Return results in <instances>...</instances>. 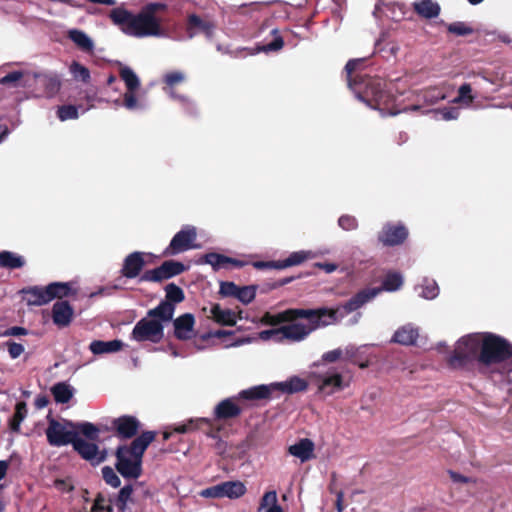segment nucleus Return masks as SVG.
Instances as JSON below:
<instances>
[{"instance_id":"1","label":"nucleus","mask_w":512,"mask_h":512,"mask_svg":"<svg viewBox=\"0 0 512 512\" xmlns=\"http://www.w3.org/2000/svg\"><path fill=\"white\" fill-rule=\"evenodd\" d=\"M352 311V300L346 302L343 307L336 309H287L278 314L264 316L267 324L282 325L283 342L299 343L304 341L313 331L333 325L339 322L345 315Z\"/></svg>"},{"instance_id":"2","label":"nucleus","mask_w":512,"mask_h":512,"mask_svg":"<svg viewBox=\"0 0 512 512\" xmlns=\"http://www.w3.org/2000/svg\"><path fill=\"white\" fill-rule=\"evenodd\" d=\"M166 7L164 3L152 2L146 4L138 13H133L124 6H118L109 12V18L127 36L138 39L165 38L167 31L156 12L165 10Z\"/></svg>"},{"instance_id":"3","label":"nucleus","mask_w":512,"mask_h":512,"mask_svg":"<svg viewBox=\"0 0 512 512\" xmlns=\"http://www.w3.org/2000/svg\"><path fill=\"white\" fill-rule=\"evenodd\" d=\"M174 312L173 304L160 302L158 306L147 312L146 317L136 323L131 333V339L137 342H159L164 336V323L173 319Z\"/></svg>"},{"instance_id":"4","label":"nucleus","mask_w":512,"mask_h":512,"mask_svg":"<svg viewBox=\"0 0 512 512\" xmlns=\"http://www.w3.org/2000/svg\"><path fill=\"white\" fill-rule=\"evenodd\" d=\"M154 439L155 433L146 431L136 437L130 445L117 448L116 468L124 478L136 479L141 475L142 456Z\"/></svg>"},{"instance_id":"5","label":"nucleus","mask_w":512,"mask_h":512,"mask_svg":"<svg viewBox=\"0 0 512 512\" xmlns=\"http://www.w3.org/2000/svg\"><path fill=\"white\" fill-rule=\"evenodd\" d=\"M512 360V344L505 338L493 334L484 333L482 351L479 354V361L490 365Z\"/></svg>"},{"instance_id":"6","label":"nucleus","mask_w":512,"mask_h":512,"mask_svg":"<svg viewBox=\"0 0 512 512\" xmlns=\"http://www.w3.org/2000/svg\"><path fill=\"white\" fill-rule=\"evenodd\" d=\"M68 283L53 282L46 287L32 286L19 291L28 306H42L54 298H62L69 294Z\"/></svg>"},{"instance_id":"7","label":"nucleus","mask_w":512,"mask_h":512,"mask_svg":"<svg viewBox=\"0 0 512 512\" xmlns=\"http://www.w3.org/2000/svg\"><path fill=\"white\" fill-rule=\"evenodd\" d=\"M483 341L484 333H472L459 339L453 354L449 357V364L452 367H461L471 359L479 357Z\"/></svg>"},{"instance_id":"8","label":"nucleus","mask_w":512,"mask_h":512,"mask_svg":"<svg viewBox=\"0 0 512 512\" xmlns=\"http://www.w3.org/2000/svg\"><path fill=\"white\" fill-rule=\"evenodd\" d=\"M360 76L354 74V98L361 104L371 108L379 109L382 115H386L380 105L385 102L383 83L380 79H368L362 91L360 87Z\"/></svg>"},{"instance_id":"9","label":"nucleus","mask_w":512,"mask_h":512,"mask_svg":"<svg viewBox=\"0 0 512 512\" xmlns=\"http://www.w3.org/2000/svg\"><path fill=\"white\" fill-rule=\"evenodd\" d=\"M45 434L51 446L61 447L73 444L77 438L76 425L71 421L60 422L50 419Z\"/></svg>"},{"instance_id":"10","label":"nucleus","mask_w":512,"mask_h":512,"mask_svg":"<svg viewBox=\"0 0 512 512\" xmlns=\"http://www.w3.org/2000/svg\"><path fill=\"white\" fill-rule=\"evenodd\" d=\"M247 492L246 485L240 480L225 481L203 489L200 495L205 498L239 499Z\"/></svg>"},{"instance_id":"11","label":"nucleus","mask_w":512,"mask_h":512,"mask_svg":"<svg viewBox=\"0 0 512 512\" xmlns=\"http://www.w3.org/2000/svg\"><path fill=\"white\" fill-rule=\"evenodd\" d=\"M196 238V228L192 225H185L173 236L170 244L165 248L163 254L165 256H174L190 249L197 248L198 246L194 244Z\"/></svg>"},{"instance_id":"12","label":"nucleus","mask_w":512,"mask_h":512,"mask_svg":"<svg viewBox=\"0 0 512 512\" xmlns=\"http://www.w3.org/2000/svg\"><path fill=\"white\" fill-rule=\"evenodd\" d=\"M186 79L185 73L179 70H173L165 73L163 75V83L165 86L163 87V91L174 100L179 101L182 106L187 110V112L193 114L195 112L194 102L189 98L183 95H179L175 92L174 87Z\"/></svg>"},{"instance_id":"13","label":"nucleus","mask_w":512,"mask_h":512,"mask_svg":"<svg viewBox=\"0 0 512 512\" xmlns=\"http://www.w3.org/2000/svg\"><path fill=\"white\" fill-rule=\"evenodd\" d=\"M408 237V230L402 223H386L379 232L378 240L385 246L402 244Z\"/></svg>"},{"instance_id":"14","label":"nucleus","mask_w":512,"mask_h":512,"mask_svg":"<svg viewBox=\"0 0 512 512\" xmlns=\"http://www.w3.org/2000/svg\"><path fill=\"white\" fill-rule=\"evenodd\" d=\"M117 436L123 439H130L135 436L140 428L139 420L130 415H123L112 421Z\"/></svg>"},{"instance_id":"15","label":"nucleus","mask_w":512,"mask_h":512,"mask_svg":"<svg viewBox=\"0 0 512 512\" xmlns=\"http://www.w3.org/2000/svg\"><path fill=\"white\" fill-rule=\"evenodd\" d=\"M195 319L190 313H185L173 321L174 334L179 340L191 339L194 334Z\"/></svg>"},{"instance_id":"16","label":"nucleus","mask_w":512,"mask_h":512,"mask_svg":"<svg viewBox=\"0 0 512 512\" xmlns=\"http://www.w3.org/2000/svg\"><path fill=\"white\" fill-rule=\"evenodd\" d=\"M315 444L309 438H302L288 447V453L305 463L315 457Z\"/></svg>"},{"instance_id":"17","label":"nucleus","mask_w":512,"mask_h":512,"mask_svg":"<svg viewBox=\"0 0 512 512\" xmlns=\"http://www.w3.org/2000/svg\"><path fill=\"white\" fill-rule=\"evenodd\" d=\"M145 265L143 253L133 252L124 259L121 274L129 279L137 277Z\"/></svg>"},{"instance_id":"18","label":"nucleus","mask_w":512,"mask_h":512,"mask_svg":"<svg viewBox=\"0 0 512 512\" xmlns=\"http://www.w3.org/2000/svg\"><path fill=\"white\" fill-rule=\"evenodd\" d=\"M308 387V382L298 376H292L285 381L273 382V393L279 392L281 394H294L297 392L305 391Z\"/></svg>"},{"instance_id":"19","label":"nucleus","mask_w":512,"mask_h":512,"mask_svg":"<svg viewBox=\"0 0 512 512\" xmlns=\"http://www.w3.org/2000/svg\"><path fill=\"white\" fill-rule=\"evenodd\" d=\"M72 445L84 459L94 464H98L104 459V457L99 454L98 446L95 443L87 442L77 436Z\"/></svg>"},{"instance_id":"20","label":"nucleus","mask_w":512,"mask_h":512,"mask_svg":"<svg viewBox=\"0 0 512 512\" xmlns=\"http://www.w3.org/2000/svg\"><path fill=\"white\" fill-rule=\"evenodd\" d=\"M236 397H230L219 402L214 408V417L218 420L237 417L241 408L236 404Z\"/></svg>"},{"instance_id":"21","label":"nucleus","mask_w":512,"mask_h":512,"mask_svg":"<svg viewBox=\"0 0 512 512\" xmlns=\"http://www.w3.org/2000/svg\"><path fill=\"white\" fill-rule=\"evenodd\" d=\"M73 317V308L67 301H58L52 308V319L59 327L68 326Z\"/></svg>"},{"instance_id":"22","label":"nucleus","mask_w":512,"mask_h":512,"mask_svg":"<svg viewBox=\"0 0 512 512\" xmlns=\"http://www.w3.org/2000/svg\"><path fill=\"white\" fill-rule=\"evenodd\" d=\"M272 394H274V393H273L272 383H270L267 385L262 384V385L250 387L248 389H244L238 393L236 398L239 400L252 401V400L266 399V398L270 397Z\"/></svg>"},{"instance_id":"23","label":"nucleus","mask_w":512,"mask_h":512,"mask_svg":"<svg viewBox=\"0 0 512 512\" xmlns=\"http://www.w3.org/2000/svg\"><path fill=\"white\" fill-rule=\"evenodd\" d=\"M419 336L418 328H416L412 324H406L402 327L398 328L392 339L391 342L398 343L401 345H414L416 343V340Z\"/></svg>"},{"instance_id":"24","label":"nucleus","mask_w":512,"mask_h":512,"mask_svg":"<svg viewBox=\"0 0 512 512\" xmlns=\"http://www.w3.org/2000/svg\"><path fill=\"white\" fill-rule=\"evenodd\" d=\"M413 9L424 19H434L440 15L441 7L434 0H417L413 3Z\"/></svg>"},{"instance_id":"25","label":"nucleus","mask_w":512,"mask_h":512,"mask_svg":"<svg viewBox=\"0 0 512 512\" xmlns=\"http://www.w3.org/2000/svg\"><path fill=\"white\" fill-rule=\"evenodd\" d=\"M208 317L221 325L233 326L236 324V314L227 308L221 307L219 304H213L209 309Z\"/></svg>"},{"instance_id":"26","label":"nucleus","mask_w":512,"mask_h":512,"mask_svg":"<svg viewBox=\"0 0 512 512\" xmlns=\"http://www.w3.org/2000/svg\"><path fill=\"white\" fill-rule=\"evenodd\" d=\"M124 346L121 340L114 339L111 341L94 340L90 343L89 349L95 355L115 353L120 351Z\"/></svg>"},{"instance_id":"27","label":"nucleus","mask_w":512,"mask_h":512,"mask_svg":"<svg viewBox=\"0 0 512 512\" xmlns=\"http://www.w3.org/2000/svg\"><path fill=\"white\" fill-rule=\"evenodd\" d=\"M115 105H122L129 111H141L147 108L145 99L137 96V90L126 91L123 94L122 102L115 100Z\"/></svg>"},{"instance_id":"28","label":"nucleus","mask_w":512,"mask_h":512,"mask_svg":"<svg viewBox=\"0 0 512 512\" xmlns=\"http://www.w3.org/2000/svg\"><path fill=\"white\" fill-rule=\"evenodd\" d=\"M318 257V254L312 251H295L292 252L286 259L279 260V264L276 265L277 269H285L292 266L302 264L304 261L314 259Z\"/></svg>"},{"instance_id":"29","label":"nucleus","mask_w":512,"mask_h":512,"mask_svg":"<svg viewBox=\"0 0 512 512\" xmlns=\"http://www.w3.org/2000/svg\"><path fill=\"white\" fill-rule=\"evenodd\" d=\"M343 387L342 377L337 372H329L320 377L319 389L324 393L331 394Z\"/></svg>"},{"instance_id":"30","label":"nucleus","mask_w":512,"mask_h":512,"mask_svg":"<svg viewBox=\"0 0 512 512\" xmlns=\"http://www.w3.org/2000/svg\"><path fill=\"white\" fill-rule=\"evenodd\" d=\"M188 33L189 38L195 36L196 32L193 31L194 28H197L205 33L208 38H211L215 29V25L211 22L202 20L199 16L195 14H191L188 17Z\"/></svg>"},{"instance_id":"31","label":"nucleus","mask_w":512,"mask_h":512,"mask_svg":"<svg viewBox=\"0 0 512 512\" xmlns=\"http://www.w3.org/2000/svg\"><path fill=\"white\" fill-rule=\"evenodd\" d=\"M68 37L82 51H93L94 41L84 31L79 29H71L68 31Z\"/></svg>"},{"instance_id":"32","label":"nucleus","mask_w":512,"mask_h":512,"mask_svg":"<svg viewBox=\"0 0 512 512\" xmlns=\"http://www.w3.org/2000/svg\"><path fill=\"white\" fill-rule=\"evenodd\" d=\"M74 388L67 382H58L51 387V393L56 403H68L74 396Z\"/></svg>"},{"instance_id":"33","label":"nucleus","mask_w":512,"mask_h":512,"mask_svg":"<svg viewBox=\"0 0 512 512\" xmlns=\"http://www.w3.org/2000/svg\"><path fill=\"white\" fill-rule=\"evenodd\" d=\"M373 16L378 20L384 17L397 20V6L394 3H387L383 0H378L373 10Z\"/></svg>"},{"instance_id":"34","label":"nucleus","mask_w":512,"mask_h":512,"mask_svg":"<svg viewBox=\"0 0 512 512\" xmlns=\"http://www.w3.org/2000/svg\"><path fill=\"white\" fill-rule=\"evenodd\" d=\"M403 285V276L399 272H388L383 280L382 285L379 287L382 291L395 292L398 291Z\"/></svg>"},{"instance_id":"35","label":"nucleus","mask_w":512,"mask_h":512,"mask_svg":"<svg viewBox=\"0 0 512 512\" xmlns=\"http://www.w3.org/2000/svg\"><path fill=\"white\" fill-rule=\"evenodd\" d=\"M419 296L426 300H433L439 295V287L435 280L424 278L422 283L416 287Z\"/></svg>"},{"instance_id":"36","label":"nucleus","mask_w":512,"mask_h":512,"mask_svg":"<svg viewBox=\"0 0 512 512\" xmlns=\"http://www.w3.org/2000/svg\"><path fill=\"white\" fill-rule=\"evenodd\" d=\"M24 264L25 260L22 256L10 251L0 252V267L16 269L23 267Z\"/></svg>"},{"instance_id":"37","label":"nucleus","mask_w":512,"mask_h":512,"mask_svg":"<svg viewBox=\"0 0 512 512\" xmlns=\"http://www.w3.org/2000/svg\"><path fill=\"white\" fill-rule=\"evenodd\" d=\"M263 509H266V512H284L277 502L276 491L273 490L264 493L259 504L258 512H261Z\"/></svg>"},{"instance_id":"38","label":"nucleus","mask_w":512,"mask_h":512,"mask_svg":"<svg viewBox=\"0 0 512 512\" xmlns=\"http://www.w3.org/2000/svg\"><path fill=\"white\" fill-rule=\"evenodd\" d=\"M381 293V289L377 287L366 288L354 295V310L359 309L366 303L372 301Z\"/></svg>"},{"instance_id":"39","label":"nucleus","mask_w":512,"mask_h":512,"mask_svg":"<svg viewBox=\"0 0 512 512\" xmlns=\"http://www.w3.org/2000/svg\"><path fill=\"white\" fill-rule=\"evenodd\" d=\"M35 76L40 77V75ZM41 82L45 87V94L49 98L56 95L60 90L61 80L56 74L41 76Z\"/></svg>"},{"instance_id":"40","label":"nucleus","mask_w":512,"mask_h":512,"mask_svg":"<svg viewBox=\"0 0 512 512\" xmlns=\"http://www.w3.org/2000/svg\"><path fill=\"white\" fill-rule=\"evenodd\" d=\"M121 79L124 81L126 91L138 90L140 87V79L136 73L128 66H123L120 69Z\"/></svg>"},{"instance_id":"41","label":"nucleus","mask_w":512,"mask_h":512,"mask_svg":"<svg viewBox=\"0 0 512 512\" xmlns=\"http://www.w3.org/2000/svg\"><path fill=\"white\" fill-rule=\"evenodd\" d=\"M204 263L209 264L212 268L217 271L222 268H225L228 265V262L231 261V258L219 253H207L203 257Z\"/></svg>"},{"instance_id":"42","label":"nucleus","mask_w":512,"mask_h":512,"mask_svg":"<svg viewBox=\"0 0 512 512\" xmlns=\"http://www.w3.org/2000/svg\"><path fill=\"white\" fill-rule=\"evenodd\" d=\"M165 292L166 300L163 302L171 303L174 306L175 304L182 302L185 298L183 290L173 283H170L165 287Z\"/></svg>"},{"instance_id":"43","label":"nucleus","mask_w":512,"mask_h":512,"mask_svg":"<svg viewBox=\"0 0 512 512\" xmlns=\"http://www.w3.org/2000/svg\"><path fill=\"white\" fill-rule=\"evenodd\" d=\"M472 88L469 83H464L458 88V96L453 99V103H460L470 106L475 97L471 95Z\"/></svg>"},{"instance_id":"44","label":"nucleus","mask_w":512,"mask_h":512,"mask_svg":"<svg viewBox=\"0 0 512 512\" xmlns=\"http://www.w3.org/2000/svg\"><path fill=\"white\" fill-rule=\"evenodd\" d=\"M79 109H82L81 105H63L58 107L57 116L61 121L74 120L79 117Z\"/></svg>"},{"instance_id":"45","label":"nucleus","mask_w":512,"mask_h":512,"mask_svg":"<svg viewBox=\"0 0 512 512\" xmlns=\"http://www.w3.org/2000/svg\"><path fill=\"white\" fill-rule=\"evenodd\" d=\"M69 71L75 80H81L85 83L90 80V71L77 61L71 63Z\"/></svg>"},{"instance_id":"46","label":"nucleus","mask_w":512,"mask_h":512,"mask_svg":"<svg viewBox=\"0 0 512 512\" xmlns=\"http://www.w3.org/2000/svg\"><path fill=\"white\" fill-rule=\"evenodd\" d=\"M76 425V431L77 434L81 433L88 439L94 441L97 440L99 437V429L90 422H82L75 424Z\"/></svg>"},{"instance_id":"47","label":"nucleus","mask_w":512,"mask_h":512,"mask_svg":"<svg viewBox=\"0 0 512 512\" xmlns=\"http://www.w3.org/2000/svg\"><path fill=\"white\" fill-rule=\"evenodd\" d=\"M161 265L163 267L166 279L179 275L185 270L184 264L178 261L169 260L165 261Z\"/></svg>"},{"instance_id":"48","label":"nucleus","mask_w":512,"mask_h":512,"mask_svg":"<svg viewBox=\"0 0 512 512\" xmlns=\"http://www.w3.org/2000/svg\"><path fill=\"white\" fill-rule=\"evenodd\" d=\"M258 337L262 341H272L275 343H283L281 326L278 328L262 330L258 333Z\"/></svg>"},{"instance_id":"49","label":"nucleus","mask_w":512,"mask_h":512,"mask_svg":"<svg viewBox=\"0 0 512 512\" xmlns=\"http://www.w3.org/2000/svg\"><path fill=\"white\" fill-rule=\"evenodd\" d=\"M449 33L456 36H467L473 33V28L462 21H456L447 25Z\"/></svg>"},{"instance_id":"50","label":"nucleus","mask_w":512,"mask_h":512,"mask_svg":"<svg viewBox=\"0 0 512 512\" xmlns=\"http://www.w3.org/2000/svg\"><path fill=\"white\" fill-rule=\"evenodd\" d=\"M141 281L159 282L166 280L162 265L157 268L147 270L140 278Z\"/></svg>"},{"instance_id":"51","label":"nucleus","mask_w":512,"mask_h":512,"mask_svg":"<svg viewBox=\"0 0 512 512\" xmlns=\"http://www.w3.org/2000/svg\"><path fill=\"white\" fill-rule=\"evenodd\" d=\"M256 296L255 288L252 286L239 287L236 298L244 304H249Z\"/></svg>"},{"instance_id":"52","label":"nucleus","mask_w":512,"mask_h":512,"mask_svg":"<svg viewBox=\"0 0 512 512\" xmlns=\"http://www.w3.org/2000/svg\"><path fill=\"white\" fill-rule=\"evenodd\" d=\"M102 476L105 482L113 488L120 486L121 481L116 472L109 466L102 468Z\"/></svg>"},{"instance_id":"53","label":"nucleus","mask_w":512,"mask_h":512,"mask_svg":"<svg viewBox=\"0 0 512 512\" xmlns=\"http://www.w3.org/2000/svg\"><path fill=\"white\" fill-rule=\"evenodd\" d=\"M24 73L21 71H13L0 79L1 85H13L14 87L20 85L19 82L23 78Z\"/></svg>"},{"instance_id":"54","label":"nucleus","mask_w":512,"mask_h":512,"mask_svg":"<svg viewBox=\"0 0 512 512\" xmlns=\"http://www.w3.org/2000/svg\"><path fill=\"white\" fill-rule=\"evenodd\" d=\"M283 45H284V41H283L282 37L277 36V37H275V39L272 42H270L266 45H263L262 47H259L255 52H252V54H255L258 52L278 51L283 48Z\"/></svg>"},{"instance_id":"55","label":"nucleus","mask_w":512,"mask_h":512,"mask_svg":"<svg viewBox=\"0 0 512 512\" xmlns=\"http://www.w3.org/2000/svg\"><path fill=\"white\" fill-rule=\"evenodd\" d=\"M205 421H206L205 419H198V420L191 419V420L187 421L186 423L177 424L174 427V431L177 433H181V434L188 433L197 428L198 422H205Z\"/></svg>"},{"instance_id":"56","label":"nucleus","mask_w":512,"mask_h":512,"mask_svg":"<svg viewBox=\"0 0 512 512\" xmlns=\"http://www.w3.org/2000/svg\"><path fill=\"white\" fill-rule=\"evenodd\" d=\"M7 350L9 353V356L12 359H17L18 357L23 354L25 348L22 344L14 342V341H7L6 342Z\"/></svg>"},{"instance_id":"57","label":"nucleus","mask_w":512,"mask_h":512,"mask_svg":"<svg viewBox=\"0 0 512 512\" xmlns=\"http://www.w3.org/2000/svg\"><path fill=\"white\" fill-rule=\"evenodd\" d=\"M343 356V350L340 348L328 351L321 357L322 362H336Z\"/></svg>"},{"instance_id":"58","label":"nucleus","mask_w":512,"mask_h":512,"mask_svg":"<svg viewBox=\"0 0 512 512\" xmlns=\"http://www.w3.org/2000/svg\"><path fill=\"white\" fill-rule=\"evenodd\" d=\"M438 113L441 114L442 119L449 121V120H456L459 117V109L456 107H449L444 108L438 111Z\"/></svg>"},{"instance_id":"59","label":"nucleus","mask_w":512,"mask_h":512,"mask_svg":"<svg viewBox=\"0 0 512 512\" xmlns=\"http://www.w3.org/2000/svg\"><path fill=\"white\" fill-rule=\"evenodd\" d=\"M444 98L445 95L436 89L428 90L424 94L425 101L432 104L437 103L438 101L443 100Z\"/></svg>"},{"instance_id":"60","label":"nucleus","mask_w":512,"mask_h":512,"mask_svg":"<svg viewBox=\"0 0 512 512\" xmlns=\"http://www.w3.org/2000/svg\"><path fill=\"white\" fill-rule=\"evenodd\" d=\"M239 286L234 284L233 282H225L221 284L220 291L225 296H234L236 297Z\"/></svg>"},{"instance_id":"61","label":"nucleus","mask_w":512,"mask_h":512,"mask_svg":"<svg viewBox=\"0 0 512 512\" xmlns=\"http://www.w3.org/2000/svg\"><path fill=\"white\" fill-rule=\"evenodd\" d=\"M27 416V407L25 402H19L16 404V411L14 418L18 423L22 422Z\"/></svg>"},{"instance_id":"62","label":"nucleus","mask_w":512,"mask_h":512,"mask_svg":"<svg viewBox=\"0 0 512 512\" xmlns=\"http://www.w3.org/2000/svg\"><path fill=\"white\" fill-rule=\"evenodd\" d=\"M28 334V330L24 327L13 326L8 328L5 332V336H25Z\"/></svg>"},{"instance_id":"63","label":"nucleus","mask_w":512,"mask_h":512,"mask_svg":"<svg viewBox=\"0 0 512 512\" xmlns=\"http://www.w3.org/2000/svg\"><path fill=\"white\" fill-rule=\"evenodd\" d=\"M96 99H97V96H96L95 92H91V93L86 92L85 100L87 101L88 106L85 108L82 107V112H86V111L90 110L91 108H93L94 107L93 103L96 101Z\"/></svg>"},{"instance_id":"64","label":"nucleus","mask_w":512,"mask_h":512,"mask_svg":"<svg viewBox=\"0 0 512 512\" xmlns=\"http://www.w3.org/2000/svg\"><path fill=\"white\" fill-rule=\"evenodd\" d=\"M339 226L344 230H350L352 227V219L350 216H341L338 220Z\"/></svg>"}]
</instances>
